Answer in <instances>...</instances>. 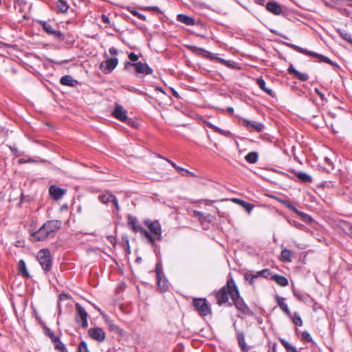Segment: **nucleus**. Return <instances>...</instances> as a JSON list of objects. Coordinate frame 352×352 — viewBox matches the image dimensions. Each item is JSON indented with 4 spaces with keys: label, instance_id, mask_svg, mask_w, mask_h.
I'll use <instances>...</instances> for the list:
<instances>
[{
    "label": "nucleus",
    "instance_id": "nucleus-10",
    "mask_svg": "<svg viewBox=\"0 0 352 352\" xmlns=\"http://www.w3.org/2000/svg\"><path fill=\"white\" fill-rule=\"evenodd\" d=\"M75 307L76 310V322L78 323L81 322L82 328H87L88 327V314L87 311L79 303H76Z\"/></svg>",
    "mask_w": 352,
    "mask_h": 352
},
{
    "label": "nucleus",
    "instance_id": "nucleus-35",
    "mask_svg": "<svg viewBox=\"0 0 352 352\" xmlns=\"http://www.w3.org/2000/svg\"><path fill=\"white\" fill-rule=\"evenodd\" d=\"M258 278V275L257 274H253L251 273H246L245 274V279L249 282V283L254 286L255 279Z\"/></svg>",
    "mask_w": 352,
    "mask_h": 352
},
{
    "label": "nucleus",
    "instance_id": "nucleus-5",
    "mask_svg": "<svg viewBox=\"0 0 352 352\" xmlns=\"http://www.w3.org/2000/svg\"><path fill=\"white\" fill-rule=\"evenodd\" d=\"M289 46L299 53H301V54H305L307 56H310L313 58H316L318 62H320V63L324 62V63H329L332 65H335L334 63L332 62L329 58H327L323 55L319 54L316 52H312L310 50H307L306 49H304L301 47H299V46L294 45V44H289Z\"/></svg>",
    "mask_w": 352,
    "mask_h": 352
},
{
    "label": "nucleus",
    "instance_id": "nucleus-19",
    "mask_svg": "<svg viewBox=\"0 0 352 352\" xmlns=\"http://www.w3.org/2000/svg\"><path fill=\"white\" fill-rule=\"evenodd\" d=\"M276 301L283 311L289 317H291L292 313L289 311L287 305L285 302L284 298L277 295L276 296Z\"/></svg>",
    "mask_w": 352,
    "mask_h": 352
},
{
    "label": "nucleus",
    "instance_id": "nucleus-34",
    "mask_svg": "<svg viewBox=\"0 0 352 352\" xmlns=\"http://www.w3.org/2000/svg\"><path fill=\"white\" fill-rule=\"evenodd\" d=\"M280 342L283 345V346L285 348L287 352H298L296 347L294 346L293 345L290 344L286 340L282 339V340H280Z\"/></svg>",
    "mask_w": 352,
    "mask_h": 352
},
{
    "label": "nucleus",
    "instance_id": "nucleus-8",
    "mask_svg": "<svg viewBox=\"0 0 352 352\" xmlns=\"http://www.w3.org/2000/svg\"><path fill=\"white\" fill-rule=\"evenodd\" d=\"M129 67H134L138 74L148 75L153 73V69L146 63H144L142 62H126L124 67L127 69Z\"/></svg>",
    "mask_w": 352,
    "mask_h": 352
},
{
    "label": "nucleus",
    "instance_id": "nucleus-29",
    "mask_svg": "<svg viewBox=\"0 0 352 352\" xmlns=\"http://www.w3.org/2000/svg\"><path fill=\"white\" fill-rule=\"evenodd\" d=\"M157 286L161 292H165L168 287L167 280L164 276L157 277Z\"/></svg>",
    "mask_w": 352,
    "mask_h": 352
},
{
    "label": "nucleus",
    "instance_id": "nucleus-54",
    "mask_svg": "<svg viewBox=\"0 0 352 352\" xmlns=\"http://www.w3.org/2000/svg\"><path fill=\"white\" fill-rule=\"evenodd\" d=\"M163 159H164L170 164H171L173 167L175 168V166H177V164L175 162H173V161L170 160L169 159H167V158H165V157H163Z\"/></svg>",
    "mask_w": 352,
    "mask_h": 352
},
{
    "label": "nucleus",
    "instance_id": "nucleus-62",
    "mask_svg": "<svg viewBox=\"0 0 352 352\" xmlns=\"http://www.w3.org/2000/svg\"><path fill=\"white\" fill-rule=\"evenodd\" d=\"M259 1H260V3L262 4L263 2V0H259Z\"/></svg>",
    "mask_w": 352,
    "mask_h": 352
},
{
    "label": "nucleus",
    "instance_id": "nucleus-3",
    "mask_svg": "<svg viewBox=\"0 0 352 352\" xmlns=\"http://www.w3.org/2000/svg\"><path fill=\"white\" fill-rule=\"evenodd\" d=\"M144 224L148 228L150 234L152 235L153 241L148 240L149 243L153 245H155L156 241L162 240V227L158 221H152L151 219H145Z\"/></svg>",
    "mask_w": 352,
    "mask_h": 352
},
{
    "label": "nucleus",
    "instance_id": "nucleus-7",
    "mask_svg": "<svg viewBox=\"0 0 352 352\" xmlns=\"http://www.w3.org/2000/svg\"><path fill=\"white\" fill-rule=\"evenodd\" d=\"M192 305L196 311L201 316H206L211 314V309L206 298H195Z\"/></svg>",
    "mask_w": 352,
    "mask_h": 352
},
{
    "label": "nucleus",
    "instance_id": "nucleus-61",
    "mask_svg": "<svg viewBox=\"0 0 352 352\" xmlns=\"http://www.w3.org/2000/svg\"><path fill=\"white\" fill-rule=\"evenodd\" d=\"M62 352H68L67 349L65 348Z\"/></svg>",
    "mask_w": 352,
    "mask_h": 352
},
{
    "label": "nucleus",
    "instance_id": "nucleus-27",
    "mask_svg": "<svg viewBox=\"0 0 352 352\" xmlns=\"http://www.w3.org/2000/svg\"><path fill=\"white\" fill-rule=\"evenodd\" d=\"M113 197V195L111 194L109 191H106L104 195H101L98 196V199L104 204H107L110 202Z\"/></svg>",
    "mask_w": 352,
    "mask_h": 352
},
{
    "label": "nucleus",
    "instance_id": "nucleus-33",
    "mask_svg": "<svg viewBox=\"0 0 352 352\" xmlns=\"http://www.w3.org/2000/svg\"><path fill=\"white\" fill-rule=\"evenodd\" d=\"M291 256H292L291 251L287 249H284L281 252L280 258L284 262H289V261H291Z\"/></svg>",
    "mask_w": 352,
    "mask_h": 352
},
{
    "label": "nucleus",
    "instance_id": "nucleus-31",
    "mask_svg": "<svg viewBox=\"0 0 352 352\" xmlns=\"http://www.w3.org/2000/svg\"><path fill=\"white\" fill-rule=\"evenodd\" d=\"M56 7L58 10L63 13L67 11L69 6L65 0H58L56 2Z\"/></svg>",
    "mask_w": 352,
    "mask_h": 352
},
{
    "label": "nucleus",
    "instance_id": "nucleus-41",
    "mask_svg": "<svg viewBox=\"0 0 352 352\" xmlns=\"http://www.w3.org/2000/svg\"><path fill=\"white\" fill-rule=\"evenodd\" d=\"M122 245H123L124 248L125 249L126 252L127 254H130L131 252H130L129 241L127 236L122 238Z\"/></svg>",
    "mask_w": 352,
    "mask_h": 352
},
{
    "label": "nucleus",
    "instance_id": "nucleus-51",
    "mask_svg": "<svg viewBox=\"0 0 352 352\" xmlns=\"http://www.w3.org/2000/svg\"><path fill=\"white\" fill-rule=\"evenodd\" d=\"M314 91L316 93V94L321 98V99H322V100L325 99L324 94L322 92H320L318 89L315 88Z\"/></svg>",
    "mask_w": 352,
    "mask_h": 352
},
{
    "label": "nucleus",
    "instance_id": "nucleus-63",
    "mask_svg": "<svg viewBox=\"0 0 352 352\" xmlns=\"http://www.w3.org/2000/svg\"><path fill=\"white\" fill-rule=\"evenodd\" d=\"M145 9H146V10H150V9H151V7H147V8H146Z\"/></svg>",
    "mask_w": 352,
    "mask_h": 352
},
{
    "label": "nucleus",
    "instance_id": "nucleus-42",
    "mask_svg": "<svg viewBox=\"0 0 352 352\" xmlns=\"http://www.w3.org/2000/svg\"><path fill=\"white\" fill-rule=\"evenodd\" d=\"M293 322L296 326H301L302 324V320L298 314L294 313V318H293Z\"/></svg>",
    "mask_w": 352,
    "mask_h": 352
},
{
    "label": "nucleus",
    "instance_id": "nucleus-38",
    "mask_svg": "<svg viewBox=\"0 0 352 352\" xmlns=\"http://www.w3.org/2000/svg\"><path fill=\"white\" fill-rule=\"evenodd\" d=\"M77 352H90L85 341L82 340L80 342Z\"/></svg>",
    "mask_w": 352,
    "mask_h": 352
},
{
    "label": "nucleus",
    "instance_id": "nucleus-4",
    "mask_svg": "<svg viewBox=\"0 0 352 352\" xmlns=\"http://www.w3.org/2000/svg\"><path fill=\"white\" fill-rule=\"evenodd\" d=\"M127 225L129 228L133 230L135 233L140 232L141 234L144 236L148 240H151L152 242L153 241V239L152 235L145 230L144 228L141 226L135 217L128 215L127 217Z\"/></svg>",
    "mask_w": 352,
    "mask_h": 352
},
{
    "label": "nucleus",
    "instance_id": "nucleus-47",
    "mask_svg": "<svg viewBox=\"0 0 352 352\" xmlns=\"http://www.w3.org/2000/svg\"><path fill=\"white\" fill-rule=\"evenodd\" d=\"M175 169H176L179 173L184 172V173H186L189 174L190 175H192V176H193V177H195V173H192V172H190V171H188V170H186V169H185V168H182V167H180V166H177V165L175 166Z\"/></svg>",
    "mask_w": 352,
    "mask_h": 352
},
{
    "label": "nucleus",
    "instance_id": "nucleus-60",
    "mask_svg": "<svg viewBox=\"0 0 352 352\" xmlns=\"http://www.w3.org/2000/svg\"><path fill=\"white\" fill-rule=\"evenodd\" d=\"M325 161L327 162H330V160L327 157H325Z\"/></svg>",
    "mask_w": 352,
    "mask_h": 352
},
{
    "label": "nucleus",
    "instance_id": "nucleus-45",
    "mask_svg": "<svg viewBox=\"0 0 352 352\" xmlns=\"http://www.w3.org/2000/svg\"><path fill=\"white\" fill-rule=\"evenodd\" d=\"M207 125L208 127H210V129H213L214 132H217V133H219L221 135H224L225 134V131L222 129H221L220 128L214 126V124L208 122L207 123Z\"/></svg>",
    "mask_w": 352,
    "mask_h": 352
},
{
    "label": "nucleus",
    "instance_id": "nucleus-28",
    "mask_svg": "<svg viewBox=\"0 0 352 352\" xmlns=\"http://www.w3.org/2000/svg\"><path fill=\"white\" fill-rule=\"evenodd\" d=\"M233 201L243 206L248 212V213H250L254 208L252 204L239 199H233Z\"/></svg>",
    "mask_w": 352,
    "mask_h": 352
},
{
    "label": "nucleus",
    "instance_id": "nucleus-32",
    "mask_svg": "<svg viewBox=\"0 0 352 352\" xmlns=\"http://www.w3.org/2000/svg\"><path fill=\"white\" fill-rule=\"evenodd\" d=\"M245 159L248 162L254 164L258 160V153L256 152H250L245 155Z\"/></svg>",
    "mask_w": 352,
    "mask_h": 352
},
{
    "label": "nucleus",
    "instance_id": "nucleus-58",
    "mask_svg": "<svg viewBox=\"0 0 352 352\" xmlns=\"http://www.w3.org/2000/svg\"><path fill=\"white\" fill-rule=\"evenodd\" d=\"M78 211L79 212H80L82 211V206H80L78 208Z\"/></svg>",
    "mask_w": 352,
    "mask_h": 352
},
{
    "label": "nucleus",
    "instance_id": "nucleus-14",
    "mask_svg": "<svg viewBox=\"0 0 352 352\" xmlns=\"http://www.w3.org/2000/svg\"><path fill=\"white\" fill-rule=\"evenodd\" d=\"M43 27V29L50 35L54 36L56 38L63 39V35L61 32L58 30H55L52 28L51 25L48 23L43 21L41 23Z\"/></svg>",
    "mask_w": 352,
    "mask_h": 352
},
{
    "label": "nucleus",
    "instance_id": "nucleus-12",
    "mask_svg": "<svg viewBox=\"0 0 352 352\" xmlns=\"http://www.w3.org/2000/svg\"><path fill=\"white\" fill-rule=\"evenodd\" d=\"M233 305L243 314H248L250 312L249 307L245 305L243 298L240 296L239 291L238 296L234 297V299H232V300L229 302V307H232Z\"/></svg>",
    "mask_w": 352,
    "mask_h": 352
},
{
    "label": "nucleus",
    "instance_id": "nucleus-36",
    "mask_svg": "<svg viewBox=\"0 0 352 352\" xmlns=\"http://www.w3.org/2000/svg\"><path fill=\"white\" fill-rule=\"evenodd\" d=\"M53 343L55 349L60 352H62L66 348L65 344L60 341L59 338H58L55 341H54Z\"/></svg>",
    "mask_w": 352,
    "mask_h": 352
},
{
    "label": "nucleus",
    "instance_id": "nucleus-39",
    "mask_svg": "<svg viewBox=\"0 0 352 352\" xmlns=\"http://www.w3.org/2000/svg\"><path fill=\"white\" fill-rule=\"evenodd\" d=\"M127 9L133 15L137 16L140 19H141L142 21H145L146 20V16L144 15L139 13L138 11L134 10L133 8L129 7Z\"/></svg>",
    "mask_w": 352,
    "mask_h": 352
},
{
    "label": "nucleus",
    "instance_id": "nucleus-24",
    "mask_svg": "<svg viewBox=\"0 0 352 352\" xmlns=\"http://www.w3.org/2000/svg\"><path fill=\"white\" fill-rule=\"evenodd\" d=\"M19 274L23 277L29 278L30 274L27 270L25 263L23 260H20L18 263Z\"/></svg>",
    "mask_w": 352,
    "mask_h": 352
},
{
    "label": "nucleus",
    "instance_id": "nucleus-13",
    "mask_svg": "<svg viewBox=\"0 0 352 352\" xmlns=\"http://www.w3.org/2000/svg\"><path fill=\"white\" fill-rule=\"evenodd\" d=\"M88 336L93 340L102 342L105 340L106 334L102 328L93 327L88 330Z\"/></svg>",
    "mask_w": 352,
    "mask_h": 352
},
{
    "label": "nucleus",
    "instance_id": "nucleus-2",
    "mask_svg": "<svg viewBox=\"0 0 352 352\" xmlns=\"http://www.w3.org/2000/svg\"><path fill=\"white\" fill-rule=\"evenodd\" d=\"M61 225L62 223L59 220L47 221L38 230L31 233L30 240L33 242L43 241L53 237Z\"/></svg>",
    "mask_w": 352,
    "mask_h": 352
},
{
    "label": "nucleus",
    "instance_id": "nucleus-15",
    "mask_svg": "<svg viewBox=\"0 0 352 352\" xmlns=\"http://www.w3.org/2000/svg\"><path fill=\"white\" fill-rule=\"evenodd\" d=\"M49 193L54 200H59L65 195V190L56 185H52L49 188Z\"/></svg>",
    "mask_w": 352,
    "mask_h": 352
},
{
    "label": "nucleus",
    "instance_id": "nucleus-18",
    "mask_svg": "<svg viewBox=\"0 0 352 352\" xmlns=\"http://www.w3.org/2000/svg\"><path fill=\"white\" fill-rule=\"evenodd\" d=\"M244 125L248 129H252L256 132H261L263 130L264 126L261 123L251 122L248 120H243Z\"/></svg>",
    "mask_w": 352,
    "mask_h": 352
},
{
    "label": "nucleus",
    "instance_id": "nucleus-64",
    "mask_svg": "<svg viewBox=\"0 0 352 352\" xmlns=\"http://www.w3.org/2000/svg\"><path fill=\"white\" fill-rule=\"evenodd\" d=\"M19 162H23V160H19Z\"/></svg>",
    "mask_w": 352,
    "mask_h": 352
},
{
    "label": "nucleus",
    "instance_id": "nucleus-49",
    "mask_svg": "<svg viewBox=\"0 0 352 352\" xmlns=\"http://www.w3.org/2000/svg\"><path fill=\"white\" fill-rule=\"evenodd\" d=\"M111 202L113 203V206H115V208L116 209V210H120V206H119V204H118V201L115 195H113Z\"/></svg>",
    "mask_w": 352,
    "mask_h": 352
},
{
    "label": "nucleus",
    "instance_id": "nucleus-20",
    "mask_svg": "<svg viewBox=\"0 0 352 352\" xmlns=\"http://www.w3.org/2000/svg\"><path fill=\"white\" fill-rule=\"evenodd\" d=\"M287 208L293 210L295 212H296L299 216L302 217L305 221H309L311 219V217L308 214H305L302 212L298 210L294 206H293L288 201H281Z\"/></svg>",
    "mask_w": 352,
    "mask_h": 352
},
{
    "label": "nucleus",
    "instance_id": "nucleus-55",
    "mask_svg": "<svg viewBox=\"0 0 352 352\" xmlns=\"http://www.w3.org/2000/svg\"><path fill=\"white\" fill-rule=\"evenodd\" d=\"M189 48L192 50V51H197V50H200V51H204L203 50L201 49H198L197 47L195 46H189Z\"/></svg>",
    "mask_w": 352,
    "mask_h": 352
},
{
    "label": "nucleus",
    "instance_id": "nucleus-30",
    "mask_svg": "<svg viewBox=\"0 0 352 352\" xmlns=\"http://www.w3.org/2000/svg\"><path fill=\"white\" fill-rule=\"evenodd\" d=\"M256 84L259 87V88L261 89L263 91H264L265 92H266L267 94H268L270 96L272 95V90L267 88L265 86V82L264 81V80L263 78H257Z\"/></svg>",
    "mask_w": 352,
    "mask_h": 352
},
{
    "label": "nucleus",
    "instance_id": "nucleus-17",
    "mask_svg": "<svg viewBox=\"0 0 352 352\" xmlns=\"http://www.w3.org/2000/svg\"><path fill=\"white\" fill-rule=\"evenodd\" d=\"M287 71L289 74L294 76L298 80H300L302 81H306L309 78L308 74L298 72L294 67L292 65H289Z\"/></svg>",
    "mask_w": 352,
    "mask_h": 352
},
{
    "label": "nucleus",
    "instance_id": "nucleus-21",
    "mask_svg": "<svg viewBox=\"0 0 352 352\" xmlns=\"http://www.w3.org/2000/svg\"><path fill=\"white\" fill-rule=\"evenodd\" d=\"M177 20L181 23H183L187 25H193L195 23V21L194 19L192 17L184 14H179L177 16Z\"/></svg>",
    "mask_w": 352,
    "mask_h": 352
},
{
    "label": "nucleus",
    "instance_id": "nucleus-44",
    "mask_svg": "<svg viewBox=\"0 0 352 352\" xmlns=\"http://www.w3.org/2000/svg\"><path fill=\"white\" fill-rule=\"evenodd\" d=\"M302 339L307 342H311L313 341L311 335L306 331L302 333Z\"/></svg>",
    "mask_w": 352,
    "mask_h": 352
},
{
    "label": "nucleus",
    "instance_id": "nucleus-56",
    "mask_svg": "<svg viewBox=\"0 0 352 352\" xmlns=\"http://www.w3.org/2000/svg\"><path fill=\"white\" fill-rule=\"evenodd\" d=\"M155 90L162 91L164 94L165 93L164 91L162 89V88L160 87H156Z\"/></svg>",
    "mask_w": 352,
    "mask_h": 352
},
{
    "label": "nucleus",
    "instance_id": "nucleus-48",
    "mask_svg": "<svg viewBox=\"0 0 352 352\" xmlns=\"http://www.w3.org/2000/svg\"><path fill=\"white\" fill-rule=\"evenodd\" d=\"M128 57L131 61L134 63H137V60H138V56L133 52L129 54Z\"/></svg>",
    "mask_w": 352,
    "mask_h": 352
},
{
    "label": "nucleus",
    "instance_id": "nucleus-16",
    "mask_svg": "<svg viewBox=\"0 0 352 352\" xmlns=\"http://www.w3.org/2000/svg\"><path fill=\"white\" fill-rule=\"evenodd\" d=\"M265 8L267 11L276 15L280 14L283 11L280 5L274 1L268 2Z\"/></svg>",
    "mask_w": 352,
    "mask_h": 352
},
{
    "label": "nucleus",
    "instance_id": "nucleus-40",
    "mask_svg": "<svg viewBox=\"0 0 352 352\" xmlns=\"http://www.w3.org/2000/svg\"><path fill=\"white\" fill-rule=\"evenodd\" d=\"M44 331H45V334L50 338V340H52V342L54 341H55L58 338V337L55 336L53 331L47 327H45Z\"/></svg>",
    "mask_w": 352,
    "mask_h": 352
},
{
    "label": "nucleus",
    "instance_id": "nucleus-1",
    "mask_svg": "<svg viewBox=\"0 0 352 352\" xmlns=\"http://www.w3.org/2000/svg\"><path fill=\"white\" fill-rule=\"evenodd\" d=\"M238 287L233 279L230 277L227 280L226 285L223 286L219 290L214 292V295L217 300V303L221 306L226 305L229 307V302L238 296Z\"/></svg>",
    "mask_w": 352,
    "mask_h": 352
},
{
    "label": "nucleus",
    "instance_id": "nucleus-23",
    "mask_svg": "<svg viewBox=\"0 0 352 352\" xmlns=\"http://www.w3.org/2000/svg\"><path fill=\"white\" fill-rule=\"evenodd\" d=\"M60 82L63 85L69 87H74L78 83L77 80H74L71 76L67 75L63 76L60 80Z\"/></svg>",
    "mask_w": 352,
    "mask_h": 352
},
{
    "label": "nucleus",
    "instance_id": "nucleus-46",
    "mask_svg": "<svg viewBox=\"0 0 352 352\" xmlns=\"http://www.w3.org/2000/svg\"><path fill=\"white\" fill-rule=\"evenodd\" d=\"M156 278L163 276L162 266L160 263L156 264L155 267Z\"/></svg>",
    "mask_w": 352,
    "mask_h": 352
},
{
    "label": "nucleus",
    "instance_id": "nucleus-9",
    "mask_svg": "<svg viewBox=\"0 0 352 352\" xmlns=\"http://www.w3.org/2000/svg\"><path fill=\"white\" fill-rule=\"evenodd\" d=\"M112 116L117 120L121 122H125L128 124L133 123L131 119H129L127 116V111L119 104H116V107L112 112Z\"/></svg>",
    "mask_w": 352,
    "mask_h": 352
},
{
    "label": "nucleus",
    "instance_id": "nucleus-22",
    "mask_svg": "<svg viewBox=\"0 0 352 352\" xmlns=\"http://www.w3.org/2000/svg\"><path fill=\"white\" fill-rule=\"evenodd\" d=\"M270 279L274 280L278 285L281 287H285L288 285L287 279L281 275L274 274L270 277Z\"/></svg>",
    "mask_w": 352,
    "mask_h": 352
},
{
    "label": "nucleus",
    "instance_id": "nucleus-57",
    "mask_svg": "<svg viewBox=\"0 0 352 352\" xmlns=\"http://www.w3.org/2000/svg\"><path fill=\"white\" fill-rule=\"evenodd\" d=\"M228 109V111H229L230 112H231V113H232V112H233V111H234V110H233V109H232V107H229Z\"/></svg>",
    "mask_w": 352,
    "mask_h": 352
},
{
    "label": "nucleus",
    "instance_id": "nucleus-52",
    "mask_svg": "<svg viewBox=\"0 0 352 352\" xmlns=\"http://www.w3.org/2000/svg\"><path fill=\"white\" fill-rule=\"evenodd\" d=\"M109 53L111 54V55H116L118 54V50L114 48V47H111L109 49Z\"/></svg>",
    "mask_w": 352,
    "mask_h": 352
},
{
    "label": "nucleus",
    "instance_id": "nucleus-11",
    "mask_svg": "<svg viewBox=\"0 0 352 352\" xmlns=\"http://www.w3.org/2000/svg\"><path fill=\"white\" fill-rule=\"evenodd\" d=\"M118 63L117 58H109L100 63V68L104 74H109L116 67Z\"/></svg>",
    "mask_w": 352,
    "mask_h": 352
},
{
    "label": "nucleus",
    "instance_id": "nucleus-43",
    "mask_svg": "<svg viewBox=\"0 0 352 352\" xmlns=\"http://www.w3.org/2000/svg\"><path fill=\"white\" fill-rule=\"evenodd\" d=\"M338 32L342 38H344V40L349 41V43H351L352 44V38H351V35L349 33L345 32H342L340 30H338Z\"/></svg>",
    "mask_w": 352,
    "mask_h": 352
},
{
    "label": "nucleus",
    "instance_id": "nucleus-26",
    "mask_svg": "<svg viewBox=\"0 0 352 352\" xmlns=\"http://www.w3.org/2000/svg\"><path fill=\"white\" fill-rule=\"evenodd\" d=\"M298 180L303 183H310L312 182V178L310 175L303 172H295Z\"/></svg>",
    "mask_w": 352,
    "mask_h": 352
},
{
    "label": "nucleus",
    "instance_id": "nucleus-50",
    "mask_svg": "<svg viewBox=\"0 0 352 352\" xmlns=\"http://www.w3.org/2000/svg\"><path fill=\"white\" fill-rule=\"evenodd\" d=\"M101 19L105 23H107V24L110 23L109 18L105 14H102Z\"/></svg>",
    "mask_w": 352,
    "mask_h": 352
},
{
    "label": "nucleus",
    "instance_id": "nucleus-6",
    "mask_svg": "<svg viewBox=\"0 0 352 352\" xmlns=\"http://www.w3.org/2000/svg\"><path fill=\"white\" fill-rule=\"evenodd\" d=\"M37 258L45 272L51 270L52 258L48 249L41 250L37 254Z\"/></svg>",
    "mask_w": 352,
    "mask_h": 352
},
{
    "label": "nucleus",
    "instance_id": "nucleus-59",
    "mask_svg": "<svg viewBox=\"0 0 352 352\" xmlns=\"http://www.w3.org/2000/svg\"><path fill=\"white\" fill-rule=\"evenodd\" d=\"M326 5L330 8H334V6L331 5L330 3H326Z\"/></svg>",
    "mask_w": 352,
    "mask_h": 352
},
{
    "label": "nucleus",
    "instance_id": "nucleus-53",
    "mask_svg": "<svg viewBox=\"0 0 352 352\" xmlns=\"http://www.w3.org/2000/svg\"><path fill=\"white\" fill-rule=\"evenodd\" d=\"M68 298V295L67 294H60L59 295V299L60 300H65V299H67Z\"/></svg>",
    "mask_w": 352,
    "mask_h": 352
},
{
    "label": "nucleus",
    "instance_id": "nucleus-25",
    "mask_svg": "<svg viewBox=\"0 0 352 352\" xmlns=\"http://www.w3.org/2000/svg\"><path fill=\"white\" fill-rule=\"evenodd\" d=\"M237 341L239 343V345L241 350L244 352L248 351V348L247 346V344L245 342V336L243 333L238 332L236 334Z\"/></svg>",
    "mask_w": 352,
    "mask_h": 352
},
{
    "label": "nucleus",
    "instance_id": "nucleus-37",
    "mask_svg": "<svg viewBox=\"0 0 352 352\" xmlns=\"http://www.w3.org/2000/svg\"><path fill=\"white\" fill-rule=\"evenodd\" d=\"M256 274L258 275V277L259 276H263L264 278H270V277L272 276H273L270 270H268V269H265V270H263L261 271H259Z\"/></svg>",
    "mask_w": 352,
    "mask_h": 352
}]
</instances>
